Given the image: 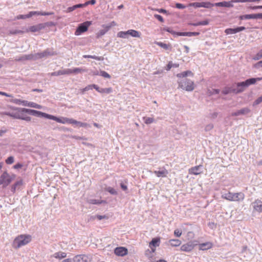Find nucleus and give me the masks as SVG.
<instances>
[{"label":"nucleus","instance_id":"ddd939ff","mask_svg":"<svg viewBox=\"0 0 262 262\" xmlns=\"http://www.w3.org/2000/svg\"><path fill=\"white\" fill-rule=\"evenodd\" d=\"M251 111L248 107H244L241 110H237L231 114L232 116H238L241 115H246L250 113Z\"/></svg>","mask_w":262,"mask_h":262},{"label":"nucleus","instance_id":"b1692460","mask_svg":"<svg viewBox=\"0 0 262 262\" xmlns=\"http://www.w3.org/2000/svg\"><path fill=\"white\" fill-rule=\"evenodd\" d=\"M88 203L93 205H99L101 204H106L107 202L105 200H97L95 199H90L88 200Z\"/></svg>","mask_w":262,"mask_h":262},{"label":"nucleus","instance_id":"603ef678","mask_svg":"<svg viewBox=\"0 0 262 262\" xmlns=\"http://www.w3.org/2000/svg\"><path fill=\"white\" fill-rule=\"evenodd\" d=\"M154 121V119L153 118L147 117L144 118V122L146 124H149L153 123Z\"/></svg>","mask_w":262,"mask_h":262},{"label":"nucleus","instance_id":"4468645a","mask_svg":"<svg viewBox=\"0 0 262 262\" xmlns=\"http://www.w3.org/2000/svg\"><path fill=\"white\" fill-rule=\"evenodd\" d=\"M30 60H34V55L33 54L23 55L20 56H16L14 58V60L16 61H24Z\"/></svg>","mask_w":262,"mask_h":262},{"label":"nucleus","instance_id":"37998d69","mask_svg":"<svg viewBox=\"0 0 262 262\" xmlns=\"http://www.w3.org/2000/svg\"><path fill=\"white\" fill-rule=\"evenodd\" d=\"M128 32L127 31H120L117 33V37L123 38H126L128 37Z\"/></svg>","mask_w":262,"mask_h":262},{"label":"nucleus","instance_id":"de8ad7c7","mask_svg":"<svg viewBox=\"0 0 262 262\" xmlns=\"http://www.w3.org/2000/svg\"><path fill=\"white\" fill-rule=\"evenodd\" d=\"M25 32H26V31H22L19 30H12L10 31V34L14 35L17 34H24Z\"/></svg>","mask_w":262,"mask_h":262},{"label":"nucleus","instance_id":"2f4dec72","mask_svg":"<svg viewBox=\"0 0 262 262\" xmlns=\"http://www.w3.org/2000/svg\"><path fill=\"white\" fill-rule=\"evenodd\" d=\"M128 35L132 36L134 37H140L141 36V33L139 32L138 31L135 30H128L127 31Z\"/></svg>","mask_w":262,"mask_h":262},{"label":"nucleus","instance_id":"393cba45","mask_svg":"<svg viewBox=\"0 0 262 262\" xmlns=\"http://www.w3.org/2000/svg\"><path fill=\"white\" fill-rule=\"evenodd\" d=\"M262 80V77H258V78H251L247 79L245 80V84L246 85H247V86H249L251 84H255L257 81H259Z\"/></svg>","mask_w":262,"mask_h":262},{"label":"nucleus","instance_id":"79ce46f5","mask_svg":"<svg viewBox=\"0 0 262 262\" xmlns=\"http://www.w3.org/2000/svg\"><path fill=\"white\" fill-rule=\"evenodd\" d=\"M23 184V182L21 180H19V181H18L17 182H16L14 185H12V187H11V191L12 192H15L17 187L18 186H21Z\"/></svg>","mask_w":262,"mask_h":262},{"label":"nucleus","instance_id":"bb28decb","mask_svg":"<svg viewBox=\"0 0 262 262\" xmlns=\"http://www.w3.org/2000/svg\"><path fill=\"white\" fill-rule=\"evenodd\" d=\"M212 244L210 242H206L199 245V249L201 250H206L211 248Z\"/></svg>","mask_w":262,"mask_h":262},{"label":"nucleus","instance_id":"a18cd8bd","mask_svg":"<svg viewBox=\"0 0 262 262\" xmlns=\"http://www.w3.org/2000/svg\"><path fill=\"white\" fill-rule=\"evenodd\" d=\"M52 76H57L63 75V69L58 70L57 71L52 72L50 74Z\"/></svg>","mask_w":262,"mask_h":262},{"label":"nucleus","instance_id":"39448f33","mask_svg":"<svg viewBox=\"0 0 262 262\" xmlns=\"http://www.w3.org/2000/svg\"><path fill=\"white\" fill-rule=\"evenodd\" d=\"M15 175L10 176L7 171H5L0 176V185H3L4 187L7 186L14 179Z\"/></svg>","mask_w":262,"mask_h":262},{"label":"nucleus","instance_id":"13d9d810","mask_svg":"<svg viewBox=\"0 0 262 262\" xmlns=\"http://www.w3.org/2000/svg\"><path fill=\"white\" fill-rule=\"evenodd\" d=\"M95 218L97 219L98 220H101L103 219H108V216L106 215H97L95 216Z\"/></svg>","mask_w":262,"mask_h":262},{"label":"nucleus","instance_id":"49530a36","mask_svg":"<svg viewBox=\"0 0 262 262\" xmlns=\"http://www.w3.org/2000/svg\"><path fill=\"white\" fill-rule=\"evenodd\" d=\"M156 44L159 46V47L168 50L169 47V45L166 44L165 43L162 42H157Z\"/></svg>","mask_w":262,"mask_h":262},{"label":"nucleus","instance_id":"1a4fd4ad","mask_svg":"<svg viewBox=\"0 0 262 262\" xmlns=\"http://www.w3.org/2000/svg\"><path fill=\"white\" fill-rule=\"evenodd\" d=\"M196 245V244H194V242L190 241L182 245L180 250L182 251L190 252L193 249L195 245Z\"/></svg>","mask_w":262,"mask_h":262},{"label":"nucleus","instance_id":"5701e85b","mask_svg":"<svg viewBox=\"0 0 262 262\" xmlns=\"http://www.w3.org/2000/svg\"><path fill=\"white\" fill-rule=\"evenodd\" d=\"M28 14H29V17H31L32 16L35 15H43V16L51 15H53L54 14V13L52 12H39V11H31Z\"/></svg>","mask_w":262,"mask_h":262},{"label":"nucleus","instance_id":"8fccbe9b","mask_svg":"<svg viewBox=\"0 0 262 262\" xmlns=\"http://www.w3.org/2000/svg\"><path fill=\"white\" fill-rule=\"evenodd\" d=\"M112 92L111 88H102L100 91V93L110 94Z\"/></svg>","mask_w":262,"mask_h":262},{"label":"nucleus","instance_id":"f03ea898","mask_svg":"<svg viewBox=\"0 0 262 262\" xmlns=\"http://www.w3.org/2000/svg\"><path fill=\"white\" fill-rule=\"evenodd\" d=\"M31 239L30 235H20L14 239L12 243V246L14 249H18L30 243Z\"/></svg>","mask_w":262,"mask_h":262},{"label":"nucleus","instance_id":"f8f14e48","mask_svg":"<svg viewBox=\"0 0 262 262\" xmlns=\"http://www.w3.org/2000/svg\"><path fill=\"white\" fill-rule=\"evenodd\" d=\"M45 26L43 24H39L36 25H34L30 27L28 29H26V32H28L29 31L32 32H38L40 30L43 29L45 28Z\"/></svg>","mask_w":262,"mask_h":262},{"label":"nucleus","instance_id":"cd10ccee","mask_svg":"<svg viewBox=\"0 0 262 262\" xmlns=\"http://www.w3.org/2000/svg\"><path fill=\"white\" fill-rule=\"evenodd\" d=\"M193 74L190 71H186L181 73H179L177 75L178 78H187L186 77L188 76H193Z\"/></svg>","mask_w":262,"mask_h":262},{"label":"nucleus","instance_id":"9d476101","mask_svg":"<svg viewBox=\"0 0 262 262\" xmlns=\"http://www.w3.org/2000/svg\"><path fill=\"white\" fill-rule=\"evenodd\" d=\"M114 253L119 256H124L127 254L128 250L124 247H117L114 250Z\"/></svg>","mask_w":262,"mask_h":262},{"label":"nucleus","instance_id":"423d86ee","mask_svg":"<svg viewBox=\"0 0 262 262\" xmlns=\"http://www.w3.org/2000/svg\"><path fill=\"white\" fill-rule=\"evenodd\" d=\"M91 25V21H86L79 24L75 32L76 35H79L81 33L86 32L89 27Z\"/></svg>","mask_w":262,"mask_h":262},{"label":"nucleus","instance_id":"3c124183","mask_svg":"<svg viewBox=\"0 0 262 262\" xmlns=\"http://www.w3.org/2000/svg\"><path fill=\"white\" fill-rule=\"evenodd\" d=\"M85 71V70L80 68H76L72 70L73 73L74 74H78Z\"/></svg>","mask_w":262,"mask_h":262},{"label":"nucleus","instance_id":"4be33fe9","mask_svg":"<svg viewBox=\"0 0 262 262\" xmlns=\"http://www.w3.org/2000/svg\"><path fill=\"white\" fill-rule=\"evenodd\" d=\"M25 111H26V114H28L29 115L34 116L42 117L43 112L34 110L28 109V108H26V110H25Z\"/></svg>","mask_w":262,"mask_h":262},{"label":"nucleus","instance_id":"052dcab7","mask_svg":"<svg viewBox=\"0 0 262 262\" xmlns=\"http://www.w3.org/2000/svg\"><path fill=\"white\" fill-rule=\"evenodd\" d=\"M163 30L165 31L166 32H168L169 33H170L172 34H177V32H175L174 31H173L170 28L168 27H165L163 28Z\"/></svg>","mask_w":262,"mask_h":262},{"label":"nucleus","instance_id":"680f3d73","mask_svg":"<svg viewBox=\"0 0 262 262\" xmlns=\"http://www.w3.org/2000/svg\"><path fill=\"white\" fill-rule=\"evenodd\" d=\"M96 3V0H90V1H88L87 2H86L85 3H84V6L85 7L86 6H88V5H94Z\"/></svg>","mask_w":262,"mask_h":262},{"label":"nucleus","instance_id":"0e129e2a","mask_svg":"<svg viewBox=\"0 0 262 262\" xmlns=\"http://www.w3.org/2000/svg\"><path fill=\"white\" fill-rule=\"evenodd\" d=\"M154 17L161 23L164 22V19L162 16L159 14H155Z\"/></svg>","mask_w":262,"mask_h":262},{"label":"nucleus","instance_id":"09e8293b","mask_svg":"<svg viewBox=\"0 0 262 262\" xmlns=\"http://www.w3.org/2000/svg\"><path fill=\"white\" fill-rule=\"evenodd\" d=\"M262 58V49L260 50L253 58L255 60H258Z\"/></svg>","mask_w":262,"mask_h":262},{"label":"nucleus","instance_id":"6ab92c4d","mask_svg":"<svg viewBox=\"0 0 262 262\" xmlns=\"http://www.w3.org/2000/svg\"><path fill=\"white\" fill-rule=\"evenodd\" d=\"M200 32H177V35L178 36H198L200 34Z\"/></svg>","mask_w":262,"mask_h":262},{"label":"nucleus","instance_id":"ea45409f","mask_svg":"<svg viewBox=\"0 0 262 262\" xmlns=\"http://www.w3.org/2000/svg\"><path fill=\"white\" fill-rule=\"evenodd\" d=\"M201 7L205 8H210L212 7L215 6V3L212 4L208 2H201Z\"/></svg>","mask_w":262,"mask_h":262},{"label":"nucleus","instance_id":"4c0bfd02","mask_svg":"<svg viewBox=\"0 0 262 262\" xmlns=\"http://www.w3.org/2000/svg\"><path fill=\"white\" fill-rule=\"evenodd\" d=\"M226 34H233L238 32L237 27L235 28H228L225 31Z\"/></svg>","mask_w":262,"mask_h":262},{"label":"nucleus","instance_id":"dca6fc26","mask_svg":"<svg viewBox=\"0 0 262 262\" xmlns=\"http://www.w3.org/2000/svg\"><path fill=\"white\" fill-rule=\"evenodd\" d=\"M252 206L254 209L258 212H262V201L260 200H256L253 203Z\"/></svg>","mask_w":262,"mask_h":262},{"label":"nucleus","instance_id":"c03bdc74","mask_svg":"<svg viewBox=\"0 0 262 262\" xmlns=\"http://www.w3.org/2000/svg\"><path fill=\"white\" fill-rule=\"evenodd\" d=\"M220 90L219 89H212V90H207V94L209 96H212L214 94H217L220 93Z\"/></svg>","mask_w":262,"mask_h":262},{"label":"nucleus","instance_id":"4d7b16f0","mask_svg":"<svg viewBox=\"0 0 262 262\" xmlns=\"http://www.w3.org/2000/svg\"><path fill=\"white\" fill-rule=\"evenodd\" d=\"M201 3L195 2V3H192L189 4V6H192L195 8H200V7H201Z\"/></svg>","mask_w":262,"mask_h":262},{"label":"nucleus","instance_id":"a878e982","mask_svg":"<svg viewBox=\"0 0 262 262\" xmlns=\"http://www.w3.org/2000/svg\"><path fill=\"white\" fill-rule=\"evenodd\" d=\"M154 173L158 177H165L168 172L166 169L164 168L161 170H156Z\"/></svg>","mask_w":262,"mask_h":262},{"label":"nucleus","instance_id":"774afa93","mask_svg":"<svg viewBox=\"0 0 262 262\" xmlns=\"http://www.w3.org/2000/svg\"><path fill=\"white\" fill-rule=\"evenodd\" d=\"M93 88V84H90L85 87L82 90V92L92 90Z\"/></svg>","mask_w":262,"mask_h":262},{"label":"nucleus","instance_id":"f3484780","mask_svg":"<svg viewBox=\"0 0 262 262\" xmlns=\"http://www.w3.org/2000/svg\"><path fill=\"white\" fill-rule=\"evenodd\" d=\"M21 104L24 106H29L38 109H40L42 107V106L40 105H39L33 102H29L26 100L22 101Z\"/></svg>","mask_w":262,"mask_h":262},{"label":"nucleus","instance_id":"473e14b6","mask_svg":"<svg viewBox=\"0 0 262 262\" xmlns=\"http://www.w3.org/2000/svg\"><path fill=\"white\" fill-rule=\"evenodd\" d=\"M168 242L172 247L179 246L181 244V241L178 239H171L169 240Z\"/></svg>","mask_w":262,"mask_h":262},{"label":"nucleus","instance_id":"5fc2aeb1","mask_svg":"<svg viewBox=\"0 0 262 262\" xmlns=\"http://www.w3.org/2000/svg\"><path fill=\"white\" fill-rule=\"evenodd\" d=\"M100 75H101V76H102L104 78H111V76L107 72H106L105 71H100Z\"/></svg>","mask_w":262,"mask_h":262},{"label":"nucleus","instance_id":"f257e3e1","mask_svg":"<svg viewBox=\"0 0 262 262\" xmlns=\"http://www.w3.org/2000/svg\"><path fill=\"white\" fill-rule=\"evenodd\" d=\"M25 110H26L25 108L15 107L13 109V111L6 112L5 114L14 119L30 121L31 117L26 115V113Z\"/></svg>","mask_w":262,"mask_h":262},{"label":"nucleus","instance_id":"338daca9","mask_svg":"<svg viewBox=\"0 0 262 262\" xmlns=\"http://www.w3.org/2000/svg\"><path fill=\"white\" fill-rule=\"evenodd\" d=\"M176 7L178 9H183L186 8V6L180 3H176Z\"/></svg>","mask_w":262,"mask_h":262},{"label":"nucleus","instance_id":"69168bd1","mask_svg":"<svg viewBox=\"0 0 262 262\" xmlns=\"http://www.w3.org/2000/svg\"><path fill=\"white\" fill-rule=\"evenodd\" d=\"M27 18H29V14L27 15H19L17 16L16 18L17 19H26Z\"/></svg>","mask_w":262,"mask_h":262},{"label":"nucleus","instance_id":"bf43d9fd","mask_svg":"<svg viewBox=\"0 0 262 262\" xmlns=\"http://www.w3.org/2000/svg\"><path fill=\"white\" fill-rule=\"evenodd\" d=\"M73 69H63V75H70L73 73L72 72Z\"/></svg>","mask_w":262,"mask_h":262},{"label":"nucleus","instance_id":"c85d7f7f","mask_svg":"<svg viewBox=\"0 0 262 262\" xmlns=\"http://www.w3.org/2000/svg\"><path fill=\"white\" fill-rule=\"evenodd\" d=\"M221 197L223 199L227 200L229 201H232L233 194L232 192H228L227 193H222Z\"/></svg>","mask_w":262,"mask_h":262},{"label":"nucleus","instance_id":"58836bf2","mask_svg":"<svg viewBox=\"0 0 262 262\" xmlns=\"http://www.w3.org/2000/svg\"><path fill=\"white\" fill-rule=\"evenodd\" d=\"M104 190H105V191L108 192L110 194H111L112 195H116L118 194L117 191L113 187H111L110 186L106 187L104 188Z\"/></svg>","mask_w":262,"mask_h":262},{"label":"nucleus","instance_id":"20e7f679","mask_svg":"<svg viewBox=\"0 0 262 262\" xmlns=\"http://www.w3.org/2000/svg\"><path fill=\"white\" fill-rule=\"evenodd\" d=\"M56 54L57 53L54 51L52 49L48 48L41 52L34 54V60H37L42 58H47Z\"/></svg>","mask_w":262,"mask_h":262},{"label":"nucleus","instance_id":"864d4df0","mask_svg":"<svg viewBox=\"0 0 262 262\" xmlns=\"http://www.w3.org/2000/svg\"><path fill=\"white\" fill-rule=\"evenodd\" d=\"M14 157L13 156L9 157L5 161L7 164H11L14 162Z\"/></svg>","mask_w":262,"mask_h":262},{"label":"nucleus","instance_id":"c9c22d12","mask_svg":"<svg viewBox=\"0 0 262 262\" xmlns=\"http://www.w3.org/2000/svg\"><path fill=\"white\" fill-rule=\"evenodd\" d=\"M53 256L56 258L61 259L66 257L67 253L63 252H58L55 253Z\"/></svg>","mask_w":262,"mask_h":262},{"label":"nucleus","instance_id":"6e6552de","mask_svg":"<svg viewBox=\"0 0 262 262\" xmlns=\"http://www.w3.org/2000/svg\"><path fill=\"white\" fill-rule=\"evenodd\" d=\"M245 81L235 83V84H234V94H238L243 92L245 90V89L248 87L247 85L245 84Z\"/></svg>","mask_w":262,"mask_h":262},{"label":"nucleus","instance_id":"0eeeda50","mask_svg":"<svg viewBox=\"0 0 262 262\" xmlns=\"http://www.w3.org/2000/svg\"><path fill=\"white\" fill-rule=\"evenodd\" d=\"M240 20L250 19H262V13H255L245 14L240 15L238 17Z\"/></svg>","mask_w":262,"mask_h":262},{"label":"nucleus","instance_id":"72a5a7b5","mask_svg":"<svg viewBox=\"0 0 262 262\" xmlns=\"http://www.w3.org/2000/svg\"><path fill=\"white\" fill-rule=\"evenodd\" d=\"M83 57L84 58H92L98 61H102L104 59V58L102 56H97L95 55H84L83 56Z\"/></svg>","mask_w":262,"mask_h":262},{"label":"nucleus","instance_id":"f704fd0d","mask_svg":"<svg viewBox=\"0 0 262 262\" xmlns=\"http://www.w3.org/2000/svg\"><path fill=\"white\" fill-rule=\"evenodd\" d=\"M71 119L68 118H64V117H61V118H58L57 120V122L61 123L62 124H70L71 122Z\"/></svg>","mask_w":262,"mask_h":262},{"label":"nucleus","instance_id":"2eb2a0df","mask_svg":"<svg viewBox=\"0 0 262 262\" xmlns=\"http://www.w3.org/2000/svg\"><path fill=\"white\" fill-rule=\"evenodd\" d=\"M74 262H89V258L85 255H78L73 259Z\"/></svg>","mask_w":262,"mask_h":262},{"label":"nucleus","instance_id":"a211bd4d","mask_svg":"<svg viewBox=\"0 0 262 262\" xmlns=\"http://www.w3.org/2000/svg\"><path fill=\"white\" fill-rule=\"evenodd\" d=\"M202 166L201 165L196 166L193 167H191L189 170V172L190 174H194V175H198L201 173V169H202Z\"/></svg>","mask_w":262,"mask_h":262},{"label":"nucleus","instance_id":"7ed1b4c3","mask_svg":"<svg viewBox=\"0 0 262 262\" xmlns=\"http://www.w3.org/2000/svg\"><path fill=\"white\" fill-rule=\"evenodd\" d=\"M181 78L178 81L179 88L188 92H191L194 89V84L193 81L188 78Z\"/></svg>","mask_w":262,"mask_h":262},{"label":"nucleus","instance_id":"9b49d317","mask_svg":"<svg viewBox=\"0 0 262 262\" xmlns=\"http://www.w3.org/2000/svg\"><path fill=\"white\" fill-rule=\"evenodd\" d=\"M234 3V0H231L228 2L223 1L215 3V6L219 7L232 8L233 7V3Z\"/></svg>","mask_w":262,"mask_h":262},{"label":"nucleus","instance_id":"e2e57ef3","mask_svg":"<svg viewBox=\"0 0 262 262\" xmlns=\"http://www.w3.org/2000/svg\"><path fill=\"white\" fill-rule=\"evenodd\" d=\"M174 235L177 237H180L182 235V231L178 229H175L174 231Z\"/></svg>","mask_w":262,"mask_h":262},{"label":"nucleus","instance_id":"412c9836","mask_svg":"<svg viewBox=\"0 0 262 262\" xmlns=\"http://www.w3.org/2000/svg\"><path fill=\"white\" fill-rule=\"evenodd\" d=\"M233 200L232 201H243L245 198V195L242 192L232 193Z\"/></svg>","mask_w":262,"mask_h":262},{"label":"nucleus","instance_id":"7c9ffc66","mask_svg":"<svg viewBox=\"0 0 262 262\" xmlns=\"http://www.w3.org/2000/svg\"><path fill=\"white\" fill-rule=\"evenodd\" d=\"M230 93H234V85L231 87H225L222 91V93L224 95H227Z\"/></svg>","mask_w":262,"mask_h":262},{"label":"nucleus","instance_id":"c756f323","mask_svg":"<svg viewBox=\"0 0 262 262\" xmlns=\"http://www.w3.org/2000/svg\"><path fill=\"white\" fill-rule=\"evenodd\" d=\"M160 243V239L159 238H154L149 243V246L151 248V246L154 247L159 246Z\"/></svg>","mask_w":262,"mask_h":262},{"label":"nucleus","instance_id":"6e6d98bb","mask_svg":"<svg viewBox=\"0 0 262 262\" xmlns=\"http://www.w3.org/2000/svg\"><path fill=\"white\" fill-rule=\"evenodd\" d=\"M262 102V95L257 98L253 102V105H257Z\"/></svg>","mask_w":262,"mask_h":262},{"label":"nucleus","instance_id":"aec40b11","mask_svg":"<svg viewBox=\"0 0 262 262\" xmlns=\"http://www.w3.org/2000/svg\"><path fill=\"white\" fill-rule=\"evenodd\" d=\"M103 29L100 30L96 34L97 38H100L101 36L104 35L107 31L110 30V26H107L106 25L102 26Z\"/></svg>","mask_w":262,"mask_h":262},{"label":"nucleus","instance_id":"a19ab883","mask_svg":"<svg viewBox=\"0 0 262 262\" xmlns=\"http://www.w3.org/2000/svg\"><path fill=\"white\" fill-rule=\"evenodd\" d=\"M42 117H44V118H47L49 119L53 120L56 121V122L58 119V117L53 116V115H51L46 114L45 113H42Z\"/></svg>","mask_w":262,"mask_h":262},{"label":"nucleus","instance_id":"e433bc0d","mask_svg":"<svg viewBox=\"0 0 262 262\" xmlns=\"http://www.w3.org/2000/svg\"><path fill=\"white\" fill-rule=\"evenodd\" d=\"M83 7H84L83 4H79L75 5L72 7H69L68 8V11L69 12H72L77 8H83Z\"/></svg>","mask_w":262,"mask_h":262}]
</instances>
